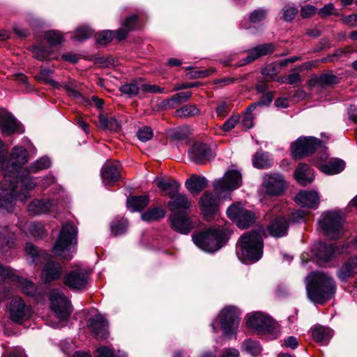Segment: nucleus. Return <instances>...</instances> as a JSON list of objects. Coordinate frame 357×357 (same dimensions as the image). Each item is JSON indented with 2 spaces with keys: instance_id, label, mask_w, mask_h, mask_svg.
<instances>
[{
  "instance_id": "obj_29",
  "label": "nucleus",
  "mask_w": 357,
  "mask_h": 357,
  "mask_svg": "<svg viewBox=\"0 0 357 357\" xmlns=\"http://www.w3.org/2000/svg\"><path fill=\"white\" fill-rule=\"evenodd\" d=\"M185 185L190 193L199 194L207 186L208 182L205 177L192 174L186 180Z\"/></svg>"
},
{
  "instance_id": "obj_43",
  "label": "nucleus",
  "mask_w": 357,
  "mask_h": 357,
  "mask_svg": "<svg viewBox=\"0 0 357 357\" xmlns=\"http://www.w3.org/2000/svg\"><path fill=\"white\" fill-rule=\"evenodd\" d=\"M128 228V221L124 218L114 220L110 225L111 232L114 236L123 234Z\"/></svg>"
},
{
  "instance_id": "obj_26",
  "label": "nucleus",
  "mask_w": 357,
  "mask_h": 357,
  "mask_svg": "<svg viewBox=\"0 0 357 357\" xmlns=\"http://www.w3.org/2000/svg\"><path fill=\"white\" fill-rule=\"evenodd\" d=\"M275 47L272 43H266L257 46L248 51V56L244 59L241 65L248 63L260 56H266L274 51Z\"/></svg>"
},
{
  "instance_id": "obj_7",
  "label": "nucleus",
  "mask_w": 357,
  "mask_h": 357,
  "mask_svg": "<svg viewBox=\"0 0 357 357\" xmlns=\"http://www.w3.org/2000/svg\"><path fill=\"white\" fill-rule=\"evenodd\" d=\"M343 217L337 211H325L319 220V227L325 236L331 239L337 238L343 234Z\"/></svg>"
},
{
  "instance_id": "obj_47",
  "label": "nucleus",
  "mask_w": 357,
  "mask_h": 357,
  "mask_svg": "<svg viewBox=\"0 0 357 357\" xmlns=\"http://www.w3.org/2000/svg\"><path fill=\"white\" fill-rule=\"evenodd\" d=\"M45 39L52 45H60L63 41V36L57 31H48L45 34Z\"/></svg>"
},
{
  "instance_id": "obj_53",
  "label": "nucleus",
  "mask_w": 357,
  "mask_h": 357,
  "mask_svg": "<svg viewBox=\"0 0 357 357\" xmlns=\"http://www.w3.org/2000/svg\"><path fill=\"white\" fill-rule=\"evenodd\" d=\"M65 90L72 96L75 98L81 97V93L77 89V83L74 80H70L64 82L62 85Z\"/></svg>"
},
{
  "instance_id": "obj_5",
  "label": "nucleus",
  "mask_w": 357,
  "mask_h": 357,
  "mask_svg": "<svg viewBox=\"0 0 357 357\" xmlns=\"http://www.w3.org/2000/svg\"><path fill=\"white\" fill-rule=\"evenodd\" d=\"M194 243L201 250L213 252L222 248L227 240L225 229H209L192 236Z\"/></svg>"
},
{
  "instance_id": "obj_34",
  "label": "nucleus",
  "mask_w": 357,
  "mask_h": 357,
  "mask_svg": "<svg viewBox=\"0 0 357 357\" xmlns=\"http://www.w3.org/2000/svg\"><path fill=\"white\" fill-rule=\"evenodd\" d=\"M338 82L339 79L336 75L331 73H326L312 79L310 84L314 86L323 87L337 84Z\"/></svg>"
},
{
  "instance_id": "obj_24",
  "label": "nucleus",
  "mask_w": 357,
  "mask_h": 357,
  "mask_svg": "<svg viewBox=\"0 0 357 357\" xmlns=\"http://www.w3.org/2000/svg\"><path fill=\"white\" fill-rule=\"evenodd\" d=\"M119 163L106 162L102 167L101 176L105 185H113L120 178Z\"/></svg>"
},
{
  "instance_id": "obj_41",
  "label": "nucleus",
  "mask_w": 357,
  "mask_h": 357,
  "mask_svg": "<svg viewBox=\"0 0 357 357\" xmlns=\"http://www.w3.org/2000/svg\"><path fill=\"white\" fill-rule=\"evenodd\" d=\"M14 285L21 288L23 293L28 296H34L36 291L34 284L24 278L18 277Z\"/></svg>"
},
{
  "instance_id": "obj_23",
  "label": "nucleus",
  "mask_w": 357,
  "mask_h": 357,
  "mask_svg": "<svg viewBox=\"0 0 357 357\" xmlns=\"http://www.w3.org/2000/svg\"><path fill=\"white\" fill-rule=\"evenodd\" d=\"M345 247L337 245L336 244H319L318 251L317 253V257L324 261H328L333 257H335L340 255L345 252Z\"/></svg>"
},
{
  "instance_id": "obj_58",
  "label": "nucleus",
  "mask_w": 357,
  "mask_h": 357,
  "mask_svg": "<svg viewBox=\"0 0 357 357\" xmlns=\"http://www.w3.org/2000/svg\"><path fill=\"white\" fill-rule=\"evenodd\" d=\"M238 121L239 116L238 115H234L225 121L220 129L225 132L230 131L235 127Z\"/></svg>"
},
{
  "instance_id": "obj_36",
  "label": "nucleus",
  "mask_w": 357,
  "mask_h": 357,
  "mask_svg": "<svg viewBox=\"0 0 357 357\" xmlns=\"http://www.w3.org/2000/svg\"><path fill=\"white\" fill-rule=\"evenodd\" d=\"M149 201L147 196L130 197L127 199V207L132 212L141 211L148 205Z\"/></svg>"
},
{
  "instance_id": "obj_9",
  "label": "nucleus",
  "mask_w": 357,
  "mask_h": 357,
  "mask_svg": "<svg viewBox=\"0 0 357 357\" xmlns=\"http://www.w3.org/2000/svg\"><path fill=\"white\" fill-rule=\"evenodd\" d=\"M51 308L60 321H66L70 314V304L68 298L59 289H53L50 294Z\"/></svg>"
},
{
  "instance_id": "obj_13",
  "label": "nucleus",
  "mask_w": 357,
  "mask_h": 357,
  "mask_svg": "<svg viewBox=\"0 0 357 357\" xmlns=\"http://www.w3.org/2000/svg\"><path fill=\"white\" fill-rule=\"evenodd\" d=\"M241 185V174L237 170L227 171L222 178L215 180L213 187L217 193L221 195L225 191H231Z\"/></svg>"
},
{
  "instance_id": "obj_11",
  "label": "nucleus",
  "mask_w": 357,
  "mask_h": 357,
  "mask_svg": "<svg viewBox=\"0 0 357 357\" xmlns=\"http://www.w3.org/2000/svg\"><path fill=\"white\" fill-rule=\"evenodd\" d=\"M227 214L228 218L235 221L236 225L241 229L248 227L255 220L253 212L245 209L240 202L230 206L227 208Z\"/></svg>"
},
{
  "instance_id": "obj_12",
  "label": "nucleus",
  "mask_w": 357,
  "mask_h": 357,
  "mask_svg": "<svg viewBox=\"0 0 357 357\" xmlns=\"http://www.w3.org/2000/svg\"><path fill=\"white\" fill-rule=\"evenodd\" d=\"M320 146L321 142L316 137H299L291 146V153L294 158H300L314 153Z\"/></svg>"
},
{
  "instance_id": "obj_55",
  "label": "nucleus",
  "mask_w": 357,
  "mask_h": 357,
  "mask_svg": "<svg viewBox=\"0 0 357 357\" xmlns=\"http://www.w3.org/2000/svg\"><path fill=\"white\" fill-rule=\"evenodd\" d=\"M153 135L152 129L148 126L139 128L137 132L138 139L143 142L150 140L153 137Z\"/></svg>"
},
{
  "instance_id": "obj_64",
  "label": "nucleus",
  "mask_w": 357,
  "mask_h": 357,
  "mask_svg": "<svg viewBox=\"0 0 357 357\" xmlns=\"http://www.w3.org/2000/svg\"><path fill=\"white\" fill-rule=\"evenodd\" d=\"M262 74L265 76L270 77L271 79H273V77L277 75V69L274 65H268L266 68H264L262 71Z\"/></svg>"
},
{
  "instance_id": "obj_33",
  "label": "nucleus",
  "mask_w": 357,
  "mask_h": 357,
  "mask_svg": "<svg viewBox=\"0 0 357 357\" xmlns=\"http://www.w3.org/2000/svg\"><path fill=\"white\" fill-rule=\"evenodd\" d=\"M62 267L59 264L48 261L43 270V277L45 282H51L60 278Z\"/></svg>"
},
{
  "instance_id": "obj_27",
  "label": "nucleus",
  "mask_w": 357,
  "mask_h": 357,
  "mask_svg": "<svg viewBox=\"0 0 357 357\" xmlns=\"http://www.w3.org/2000/svg\"><path fill=\"white\" fill-rule=\"evenodd\" d=\"M210 149L205 144H195L188 151L190 159L197 164L202 163L208 156Z\"/></svg>"
},
{
  "instance_id": "obj_10",
  "label": "nucleus",
  "mask_w": 357,
  "mask_h": 357,
  "mask_svg": "<svg viewBox=\"0 0 357 357\" xmlns=\"http://www.w3.org/2000/svg\"><path fill=\"white\" fill-rule=\"evenodd\" d=\"M137 20V15H133L127 17L123 24V27L116 31L105 30L100 32L98 36L97 42L101 45L109 43L114 37L119 40H123L128 32L135 29Z\"/></svg>"
},
{
  "instance_id": "obj_2",
  "label": "nucleus",
  "mask_w": 357,
  "mask_h": 357,
  "mask_svg": "<svg viewBox=\"0 0 357 357\" xmlns=\"http://www.w3.org/2000/svg\"><path fill=\"white\" fill-rule=\"evenodd\" d=\"M306 289L309 299L314 303L323 304L335 292L333 279L322 272H312L306 278Z\"/></svg>"
},
{
  "instance_id": "obj_50",
  "label": "nucleus",
  "mask_w": 357,
  "mask_h": 357,
  "mask_svg": "<svg viewBox=\"0 0 357 357\" xmlns=\"http://www.w3.org/2000/svg\"><path fill=\"white\" fill-rule=\"evenodd\" d=\"M140 89V84L136 83L126 84L121 86L120 91L128 97L136 96Z\"/></svg>"
},
{
  "instance_id": "obj_3",
  "label": "nucleus",
  "mask_w": 357,
  "mask_h": 357,
  "mask_svg": "<svg viewBox=\"0 0 357 357\" xmlns=\"http://www.w3.org/2000/svg\"><path fill=\"white\" fill-rule=\"evenodd\" d=\"M261 230L252 231L243 235L237 244V255L243 263H253L263 255Z\"/></svg>"
},
{
  "instance_id": "obj_14",
  "label": "nucleus",
  "mask_w": 357,
  "mask_h": 357,
  "mask_svg": "<svg viewBox=\"0 0 357 357\" xmlns=\"http://www.w3.org/2000/svg\"><path fill=\"white\" fill-rule=\"evenodd\" d=\"M9 312L13 321L22 324L30 318L32 310L20 297L16 296L13 298L10 303Z\"/></svg>"
},
{
  "instance_id": "obj_42",
  "label": "nucleus",
  "mask_w": 357,
  "mask_h": 357,
  "mask_svg": "<svg viewBox=\"0 0 357 357\" xmlns=\"http://www.w3.org/2000/svg\"><path fill=\"white\" fill-rule=\"evenodd\" d=\"M165 212L160 208H154L147 210L145 213L141 215L143 220L146 222L155 221L163 218Z\"/></svg>"
},
{
  "instance_id": "obj_4",
  "label": "nucleus",
  "mask_w": 357,
  "mask_h": 357,
  "mask_svg": "<svg viewBox=\"0 0 357 357\" xmlns=\"http://www.w3.org/2000/svg\"><path fill=\"white\" fill-rule=\"evenodd\" d=\"M77 228L73 222H68L63 225L54 245V253L64 259H71L73 252L72 249L77 244Z\"/></svg>"
},
{
  "instance_id": "obj_16",
  "label": "nucleus",
  "mask_w": 357,
  "mask_h": 357,
  "mask_svg": "<svg viewBox=\"0 0 357 357\" xmlns=\"http://www.w3.org/2000/svg\"><path fill=\"white\" fill-rule=\"evenodd\" d=\"M89 272L83 268H75L70 271L63 278V283L70 289L75 290L83 289L89 280Z\"/></svg>"
},
{
  "instance_id": "obj_51",
  "label": "nucleus",
  "mask_w": 357,
  "mask_h": 357,
  "mask_svg": "<svg viewBox=\"0 0 357 357\" xmlns=\"http://www.w3.org/2000/svg\"><path fill=\"white\" fill-rule=\"evenodd\" d=\"M53 73V70L50 68L42 69L38 75V79L43 81L45 83L49 84L54 87H58L59 84L54 80L50 78V75Z\"/></svg>"
},
{
  "instance_id": "obj_22",
  "label": "nucleus",
  "mask_w": 357,
  "mask_h": 357,
  "mask_svg": "<svg viewBox=\"0 0 357 357\" xmlns=\"http://www.w3.org/2000/svg\"><path fill=\"white\" fill-rule=\"evenodd\" d=\"M294 199L300 206L303 208L315 209L319 204V197L316 191H300Z\"/></svg>"
},
{
  "instance_id": "obj_56",
  "label": "nucleus",
  "mask_w": 357,
  "mask_h": 357,
  "mask_svg": "<svg viewBox=\"0 0 357 357\" xmlns=\"http://www.w3.org/2000/svg\"><path fill=\"white\" fill-rule=\"evenodd\" d=\"M14 245L13 238L11 236H6L4 234H0V248L3 252H7L8 250Z\"/></svg>"
},
{
  "instance_id": "obj_40",
  "label": "nucleus",
  "mask_w": 357,
  "mask_h": 357,
  "mask_svg": "<svg viewBox=\"0 0 357 357\" xmlns=\"http://www.w3.org/2000/svg\"><path fill=\"white\" fill-rule=\"evenodd\" d=\"M199 114L200 111L195 105H185L175 112L176 116L180 118H189Z\"/></svg>"
},
{
  "instance_id": "obj_46",
  "label": "nucleus",
  "mask_w": 357,
  "mask_h": 357,
  "mask_svg": "<svg viewBox=\"0 0 357 357\" xmlns=\"http://www.w3.org/2000/svg\"><path fill=\"white\" fill-rule=\"evenodd\" d=\"M33 56L38 60H48L53 59L50 51L43 45L34 46L32 48Z\"/></svg>"
},
{
  "instance_id": "obj_6",
  "label": "nucleus",
  "mask_w": 357,
  "mask_h": 357,
  "mask_svg": "<svg viewBox=\"0 0 357 357\" xmlns=\"http://www.w3.org/2000/svg\"><path fill=\"white\" fill-rule=\"evenodd\" d=\"M240 314V310L234 306L224 307L211 323L213 332L218 333L220 327L225 336L230 337L234 335L238 327Z\"/></svg>"
},
{
  "instance_id": "obj_49",
  "label": "nucleus",
  "mask_w": 357,
  "mask_h": 357,
  "mask_svg": "<svg viewBox=\"0 0 357 357\" xmlns=\"http://www.w3.org/2000/svg\"><path fill=\"white\" fill-rule=\"evenodd\" d=\"M92 35L93 31L90 28L84 26L77 29L73 38L77 41L82 42L89 38Z\"/></svg>"
},
{
  "instance_id": "obj_37",
  "label": "nucleus",
  "mask_w": 357,
  "mask_h": 357,
  "mask_svg": "<svg viewBox=\"0 0 357 357\" xmlns=\"http://www.w3.org/2000/svg\"><path fill=\"white\" fill-rule=\"evenodd\" d=\"M98 118L100 126L102 129L116 131L121 126L120 122L114 116L108 117L106 114L102 113Z\"/></svg>"
},
{
  "instance_id": "obj_28",
  "label": "nucleus",
  "mask_w": 357,
  "mask_h": 357,
  "mask_svg": "<svg viewBox=\"0 0 357 357\" xmlns=\"http://www.w3.org/2000/svg\"><path fill=\"white\" fill-rule=\"evenodd\" d=\"M294 177L299 184L305 186L313 181L314 173L307 165L300 164L294 172Z\"/></svg>"
},
{
  "instance_id": "obj_31",
  "label": "nucleus",
  "mask_w": 357,
  "mask_h": 357,
  "mask_svg": "<svg viewBox=\"0 0 357 357\" xmlns=\"http://www.w3.org/2000/svg\"><path fill=\"white\" fill-rule=\"evenodd\" d=\"M357 273V256L349 259L337 272V277L341 281H346L353 275Z\"/></svg>"
},
{
  "instance_id": "obj_19",
  "label": "nucleus",
  "mask_w": 357,
  "mask_h": 357,
  "mask_svg": "<svg viewBox=\"0 0 357 357\" xmlns=\"http://www.w3.org/2000/svg\"><path fill=\"white\" fill-rule=\"evenodd\" d=\"M170 197L167 206L172 211V213H185L191 206V200L183 194H174Z\"/></svg>"
},
{
  "instance_id": "obj_15",
  "label": "nucleus",
  "mask_w": 357,
  "mask_h": 357,
  "mask_svg": "<svg viewBox=\"0 0 357 357\" xmlns=\"http://www.w3.org/2000/svg\"><path fill=\"white\" fill-rule=\"evenodd\" d=\"M262 188L268 195L280 196L284 191L286 182L280 174H266L263 178Z\"/></svg>"
},
{
  "instance_id": "obj_8",
  "label": "nucleus",
  "mask_w": 357,
  "mask_h": 357,
  "mask_svg": "<svg viewBox=\"0 0 357 357\" xmlns=\"http://www.w3.org/2000/svg\"><path fill=\"white\" fill-rule=\"evenodd\" d=\"M246 324L252 331L261 334L273 333L277 326L272 318L261 312L248 314L246 316Z\"/></svg>"
},
{
  "instance_id": "obj_21",
  "label": "nucleus",
  "mask_w": 357,
  "mask_h": 357,
  "mask_svg": "<svg viewBox=\"0 0 357 357\" xmlns=\"http://www.w3.org/2000/svg\"><path fill=\"white\" fill-rule=\"evenodd\" d=\"M89 329L98 339H105L108 335V324L100 314H96L89 320Z\"/></svg>"
},
{
  "instance_id": "obj_48",
  "label": "nucleus",
  "mask_w": 357,
  "mask_h": 357,
  "mask_svg": "<svg viewBox=\"0 0 357 357\" xmlns=\"http://www.w3.org/2000/svg\"><path fill=\"white\" fill-rule=\"evenodd\" d=\"M243 349L252 356H257L261 351V348L258 342L246 340L243 344Z\"/></svg>"
},
{
  "instance_id": "obj_38",
  "label": "nucleus",
  "mask_w": 357,
  "mask_h": 357,
  "mask_svg": "<svg viewBox=\"0 0 357 357\" xmlns=\"http://www.w3.org/2000/svg\"><path fill=\"white\" fill-rule=\"evenodd\" d=\"M272 163L273 159L268 153L257 152L252 159L253 165L258 169L269 167Z\"/></svg>"
},
{
  "instance_id": "obj_25",
  "label": "nucleus",
  "mask_w": 357,
  "mask_h": 357,
  "mask_svg": "<svg viewBox=\"0 0 357 357\" xmlns=\"http://www.w3.org/2000/svg\"><path fill=\"white\" fill-rule=\"evenodd\" d=\"M56 203L53 200L35 199L28 206V211L31 215H40L54 211Z\"/></svg>"
},
{
  "instance_id": "obj_60",
  "label": "nucleus",
  "mask_w": 357,
  "mask_h": 357,
  "mask_svg": "<svg viewBox=\"0 0 357 357\" xmlns=\"http://www.w3.org/2000/svg\"><path fill=\"white\" fill-rule=\"evenodd\" d=\"M96 357H114V352L111 348L100 347L96 350Z\"/></svg>"
},
{
  "instance_id": "obj_61",
  "label": "nucleus",
  "mask_w": 357,
  "mask_h": 357,
  "mask_svg": "<svg viewBox=\"0 0 357 357\" xmlns=\"http://www.w3.org/2000/svg\"><path fill=\"white\" fill-rule=\"evenodd\" d=\"M307 213L304 210H297L291 213V220L293 222L300 223L305 220Z\"/></svg>"
},
{
  "instance_id": "obj_18",
  "label": "nucleus",
  "mask_w": 357,
  "mask_h": 357,
  "mask_svg": "<svg viewBox=\"0 0 357 357\" xmlns=\"http://www.w3.org/2000/svg\"><path fill=\"white\" fill-rule=\"evenodd\" d=\"M0 130L3 135L23 132L21 123L10 112L3 109L0 110Z\"/></svg>"
},
{
  "instance_id": "obj_54",
  "label": "nucleus",
  "mask_w": 357,
  "mask_h": 357,
  "mask_svg": "<svg viewBox=\"0 0 357 357\" xmlns=\"http://www.w3.org/2000/svg\"><path fill=\"white\" fill-rule=\"evenodd\" d=\"M191 96V92L177 93L174 94L170 100H167V103L172 107H173V105H171L172 102L182 103L187 102L190 99Z\"/></svg>"
},
{
  "instance_id": "obj_32",
  "label": "nucleus",
  "mask_w": 357,
  "mask_h": 357,
  "mask_svg": "<svg viewBox=\"0 0 357 357\" xmlns=\"http://www.w3.org/2000/svg\"><path fill=\"white\" fill-rule=\"evenodd\" d=\"M312 335L314 341L326 344L333 337V332L329 328L317 325L312 328Z\"/></svg>"
},
{
  "instance_id": "obj_17",
  "label": "nucleus",
  "mask_w": 357,
  "mask_h": 357,
  "mask_svg": "<svg viewBox=\"0 0 357 357\" xmlns=\"http://www.w3.org/2000/svg\"><path fill=\"white\" fill-rule=\"evenodd\" d=\"M218 199L212 192H206L201 197L199 205L207 220L215 218L218 213Z\"/></svg>"
},
{
  "instance_id": "obj_45",
  "label": "nucleus",
  "mask_w": 357,
  "mask_h": 357,
  "mask_svg": "<svg viewBox=\"0 0 357 357\" xmlns=\"http://www.w3.org/2000/svg\"><path fill=\"white\" fill-rule=\"evenodd\" d=\"M17 276L10 268L0 265V282H10L15 284Z\"/></svg>"
},
{
  "instance_id": "obj_39",
  "label": "nucleus",
  "mask_w": 357,
  "mask_h": 357,
  "mask_svg": "<svg viewBox=\"0 0 357 357\" xmlns=\"http://www.w3.org/2000/svg\"><path fill=\"white\" fill-rule=\"evenodd\" d=\"M158 187L162 191H165L171 197L177 192L180 185L174 180L165 181V179H159L157 181Z\"/></svg>"
},
{
  "instance_id": "obj_35",
  "label": "nucleus",
  "mask_w": 357,
  "mask_h": 357,
  "mask_svg": "<svg viewBox=\"0 0 357 357\" xmlns=\"http://www.w3.org/2000/svg\"><path fill=\"white\" fill-rule=\"evenodd\" d=\"M344 162L343 160L337 159L321 165L319 167L320 170L328 175H333L340 173L344 168Z\"/></svg>"
},
{
  "instance_id": "obj_52",
  "label": "nucleus",
  "mask_w": 357,
  "mask_h": 357,
  "mask_svg": "<svg viewBox=\"0 0 357 357\" xmlns=\"http://www.w3.org/2000/svg\"><path fill=\"white\" fill-rule=\"evenodd\" d=\"M268 11L265 9L259 8L252 11L250 15V20L253 23H258L266 18Z\"/></svg>"
},
{
  "instance_id": "obj_62",
  "label": "nucleus",
  "mask_w": 357,
  "mask_h": 357,
  "mask_svg": "<svg viewBox=\"0 0 357 357\" xmlns=\"http://www.w3.org/2000/svg\"><path fill=\"white\" fill-rule=\"evenodd\" d=\"M335 6L333 3H328L324 6L319 10V15L325 17L334 13Z\"/></svg>"
},
{
  "instance_id": "obj_44",
  "label": "nucleus",
  "mask_w": 357,
  "mask_h": 357,
  "mask_svg": "<svg viewBox=\"0 0 357 357\" xmlns=\"http://www.w3.org/2000/svg\"><path fill=\"white\" fill-rule=\"evenodd\" d=\"M51 161L47 157H42L33 162L29 169V173H37L50 167Z\"/></svg>"
},
{
  "instance_id": "obj_1",
  "label": "nucleus",
  "mask_w": 357,
  "mask_h": 357,
  "mask_svg": "<svg viewBox=\"0 0 357 357\" xmlns=\"http://www.w3.org/2000/svg\"><path fill=\"white\" fill-rule=\"evenodd\" d=\"M28 160V152L23 146H15L8 160L2 164L3 178L0 181V208L12 212L14 201L25 202L29 197V190L36 182L29 174H20L21 167Z\"/></svg>"
},
{
  "instance_id": "obj_57",
  "label": "nucleus",
  "mask_w": 357,
  "mask_h": 357,
  "mask_svg": "<svg viewBox=\"0 0 357 357\" xmlns=\"http://www.w3.org/2000/svg\"><path fill=\"white\" fill-rule=\"evenodd\" d=\"M140 89L144 92H149L152 93H163L165 89L155 84H143L140 83Z\"/></svg>"
},
{
  "instance_id": "obj_59",
  "label": "nucleus",
  "mask_w": 357,
  "mask_h": 357,
  "mask_svg": "<svg viewBox=\"0 0 357 357\" xmlns=\"http://www.w3.org/2000/svg\"><path fill=\"white\" fill-rule=\"evenodd\" d=\"M297 13V10L293 7H284L283 8V20L287 22L292 21Z\"/></svg>"
},
{
  "instance_id": "obj_30",
  "label": "nucleus",
  "mask_w": 357,
  "mask_h": 357,
  "mask_svg": "<svg viewBox=\"0 0 357 357\" xmlns=\"http://www.w3.org/2000/svg\"><path fill=\"white\" fill-rule=\"evenodd\" d=\"M289 223L284 218H276L268 227L270 235L280 238L285 236L287 233Z\"/></svg>"
},
{
  "instance_id": "obj_20",
  "label": "nucleus",
  "mask_w": 357,
  "mask_h": 357,
  "mask_svg": "<svg viewBox=\"0 0 357 357\" xmlns=\"http://www.w3.org/2000/svg\"><path fill=\"white\" fill-rule=\"evenodd\" d=\"M172 227L176 231L186 234L192 229V222L185 213H175L170 215Z\"/></svg>"
},
{
  "instance_id": "obj_63",
  "label": "nucleus",
  "mask_w": 357,
  "mask_h": 357,
  "mask_svg": "<svg viewBox=\"0 0 357 357\" xmlns=\"http://www.w3.org/2000/svg\"><path fill=\"white\" fill-rule=\"evenodd\" d=\"M317 8L310 5H305L301 8V15L303 17H309L316 13Z\"/></svg>"
}]
</instances>
